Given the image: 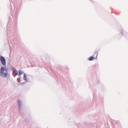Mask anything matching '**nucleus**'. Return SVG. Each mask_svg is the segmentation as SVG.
<instances>
[{
  "instance_id": "f257e3e1",
  "label": "nucleus",
  "mask_w": 128,
  "mask_h": 128,
  "mask_svg": "<svg viewBox=\"0 0 128 128\" xmlns=\"http://www.w3.org/2000/svg\"><path fill=\"white\" fill-rule=\"evenodd\" d=\"M8 70L6 68V67H4L2 66L1 67L0 69V75L2 77H6L8 75L7 72Z\"/></svg>"
},
{
  "instance_id": "f03ea898",
  "label": "nucleus",
  "mask_w": 128,
  "mask_h": 128,
  "mask_svg": "<svg viewBox=\"0 0 128 128\" xmlns=\"http://www.w3.org/2000/svg\"><path fill=\"white\" fill-rule=\"evenodd\" d=\"M0 60L2 64L4 66H5L6 64V62L4 58L2 56L0 57Z\"/></svg>"
},
{
  "instance_id": "7ed1b4c3",
  "label": "nucleus",
  "mask_w": 128,
  "mask_h": 128,
  "mask_svg": "<svg viewBox=\"0 0 128 128\" xmlns=\"http://www.w3.org/2000/svg\"><path fill=\"white\" fill-rule=\"evenodd\" d=\"M13 72L16 75L18 74V72L17 70L14 68H13Z\"/></svg>"
},
{
  "instance_id": "20e7f679",
  "label": "nucleus",
  "mask_w": 128,
  "mask_h": 128,
  "mask_svg": "<svg viewBox=\"0 0 128 128\" xmlns=\"http://www.w3.org/2000/svg\"><path fill=\"white\" fill-rule=\"evenodd\" d=\"M94 57L92 56H91L90 57H89L88 58V60L90 61H91L92 60H94Z\"/></svg>"
},
{
  "instance_id": "39448f33",
  "label": "nucleus",
  "mask_w": 128,
  "mask_h": 128,
  "mask_svg": "<svg viewBox=\"0 0 128 128\" xmlns=\"http://www.w3.org/2000/svg\"><path fill=\"white\" fill-rule=\"evenodd\" d=\"M23 74V72L22 70L20 71L19 72V74L20 75L22 74Z\"/></svg>"
},
{
  "instance_id": "423d86ee",
  "label": "nucleus",
  "mask_w": 128,
  "mask_h": 128,
  "mask_svg": "<svg viewBox=\"0 0 128 128\" xmlns=\"http://www.w3.org/2000/svg\"><path fill=\"white\" fill-rule=\"evenodd\" d=\"M24 80H26V76L25 74H24Z\"/></svg>"
},
{
  "instance_id": "0eeeda50",
  "label": "nucleus",
  "mask_w": 128,
  "mask_h": 128,
  "mask_svg": "<svg viewBox=\"0 0 128 128\" xmlns=\"http://www.w3.org/2000/svg\"><path fill=\"white\" fill-rule=\"evenodd\" d=\"M18 102L19 105V106H20V105L21 104V102L19 100H18Z\"/></svg>"
}]
</instances>
